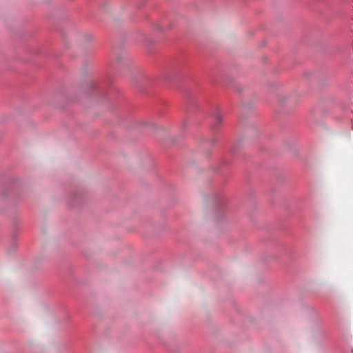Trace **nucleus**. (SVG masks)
Masks as SVG:
<instances>
[{
	"label": "nucleus",
	"instance_id": "obj_1",
	"mask_svg": "<svg viewBox=\"0 0 353 353\" xmlns=\"http://www.w3.org/2000/svg\"><path fill=\"white\" fill-rule=\"evenodd\" d=\"M214 119H215V121H216V123H220L222 121V115L221 114V113L217 111L215 114H214Z\"/></svg>",
	"mask_w": 353,
	"mask_h": 353
}]
</instances>
